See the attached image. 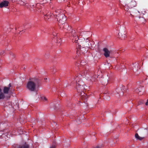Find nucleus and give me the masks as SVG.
<instances>
[{"label":"nucleus","instance_id":"obj_18","mask_svg":"<svg viewBox=\"0 0 148 148\" xmlns=\"http://www.w3.org/2000/svg\"><path fill=\"white\" fill-rule=\"evenodd\" d=\"M138 66L139 64H136L134 66L133 68V70L134 72L136 71L139 69V68L138 67Z\"/></svg>","mask_w":148,"mask_h":148},{"label":"nucleus","instance_id":"obj_27","mask_svg":"<svg viewBox=\"0 0 148 148\" xmlns=\"http://www.w3.org/2000/svg\"><path fill=\"white\" fill-rule=\"evenodd\" d=\"M42 99L43 100H45V101L47 100V99L45 97H43L42 98Z\"/></svg>","mask_w":148,"mask_h":148},{"label":"nucleus","instance_id":"obj_17","mask_svg":"<svg viewBox=\"0 0 148 148\" xmlns=\"http://www.w3.org/2000/svg\"><path fill=\"white\" fill-rule=\"evenodd\" d=\"M141 87H139L138 88H136L135 90V91L136 92L138 93L139 95H141L143 94L141 92Z\"/></svg>","mask_w":148,"mask_h":148},{"label":"nucleus","instance_id":"obj_23","mask_svg":"<svg viewBox=\"0 0 148 148\" xmlns=\"http://www.w3.org/2000/svg\"><path fill=\"white\" fill-rule=\"evenodd\" d=\"M55 12L56 13L55 14V16H56V15L57 14L58 15V14H62V13H61V11L59 10H55Z\"/></svg>","mask_w":148,"mask_h":148},{"label":"nucleus","instance_id":"obj_14","mask_svg":"<svg viewBox=\"0 0 148 148\" xmlns=\"http://www.w3.org/2000/svg\"><path fill=\"white\" fill-rule=\"evenodd\" d=\"M125 87L124 86L122 85L120 88H116V91L117 93V94H119V95L121 92L123 93Z\"/></svg>","mask_w":148,"mask_h":148},{"label":"nucleus","instance_id":"obj_13","mask_svg":"<svg viewBox=\"0 0 148 148\" xmlns=\"http://www.w3.org/2000/svg\"><path fill=\"white\" fill-rule=\"evenodd\" d=\"M126 32L125 30L123 31L122 32H119L118 34L119 36L121 38V39L123 40L125 39L126 36Z\"/></svg>","mask_w":148,"mask_h":148},{"label":"nucleus","instance_id":"obj_12","mask_svg":"<svg viewBox=\"0 0 148 148\" xmlns=\"http://www.w3.org/2000/svg\"><path fill=\"white\" fill-rule=\"evenodd\" d=\"M15 148H29V146L26 143L22 144L16 145L15 147Z\"/></svg>","mask_w":148,"mask_h":148},{"label":"nucleus","instance_id":"obj_9","mask_svg":"<svg viewBox=\"0 0 148 148\" xmlns=\"http://www.w3.org/2000/svg\"><path fill=\"white\" fill-rule=\"evenodd\" d=\"M86 49L87 48L81 46L78 47L77 51V53H79L81 54L84 53L87 51V49Z\"/></svg>","mask_w":148,"mask_h":148},{"label":"nucleus","instance_id":"obj_26","mask_svg":"<svg viewBox=\"0 0 148 148\" xmlns=\"http://www.w3.org/2000/svg\"><path fill=\"white\" fill-rule=\"evenodd\" d=\"M86 63V62H83V61H81V62H80V63H81V65H84L85 64V63Z\"/></svg>","mask_w":148,"mask_h":148},{"label":"nucleus","instance_id":"obj_29","mask_svg":"<svg viewBox=\"0 0 148 148\" xmlns=\"http://www.w3.org/2000/svg\"><path fill=\"white\" fill-rule=\"evenodd\" d=\"M56 146L55 145H52L51 147H50V148H55Z\"/></svg>","mask_w":148,"mask_h":148},{"label":"nucleus","instance_id":"obj_11","mask_svg":"<svg viewBox=\"0 0 148 148\" xmlns=\"http://www.w3.org/2000/svg\"><path fill=\"white\" fill-rule=\"evenodd\" d=\"M136 5V2L134 1H132L130 2L127 5H128V8H134Z\"/></svg>","mask_w":148,"mask_h":148},{"label":"nucleus","instance_id":"obj_15","mask_svg":"<svg viewBox=\"0 0 148 148\" xmlns=\"http://www.w3.org/2000/svg\"><path fill=\"white\" fill-rule=\"evenodd\" d=\"M9 2L7 1H4L0 3V8H2L8 6Z\"/></svg>","mask_w":148,"mask_h":148},{"label":"nucleus","instance_id":"obj_20","mask_svg":"<svg viewBox=\"0 0 148 148\" xmlns=\"http://www.w3.org/2000/svg\"><path fill=\"white\" fill-rule=\"evenodd\" d=\"M103 95V98L107 100H109L110 99V96L106 93H104Z\"/></svg>","mask_w":148,"mask_h":148},{"label":"nucleus","instance_id":"obj_7","mask_svg":"<svg viewBox=\"0 0 148 148\" xmlns=\"http://www.w3.org/2000/svg\"><path fill=\"white\" fill-rule=\"evenodd\" d=\"M72 32L73 33V36L71 38L73 40V41L75 43H77L78 45V47L81 46L82 45H83V43H80V42H82V40L79 39L77 34H76L75 31H74Z\"/></svg>","mask_w":148,"mask_h":148},{"label":"nucleus","instance_id":"obj_2","mask_svg":"<svg viewBox=\"0 0 148 148\" xmlns=\"http://www.w3.org/2000/svg\"><path fill=\"white\" fill-rule=\"evenodd\" d=\"M38 79L37 78H32L30 79L27 84V88L29 91H35L38 86Z\"/></svg>","mask_w":148,"mask_h":148},{"label":"nucleus","instance_id":"obj_16","mask_svg":"<svg viewBox=\"0 0 148 148\" xmlns=\"http://www.w3.org/2000/svg\"><path fill=\"white\" fill-rule=\"evenodd\" d=\"M87 74V71L86 70H84L82 72L81 75H79L78 76H77V77H79V79H81V80H82V77L83 76H86Z\"/></svg>","mask_w":148,"mask_h":148},{"label":"nucleus","instance_id":"obj_30","mask_svg":"<svg viewBox=\"0 0 148 148\" xmlns=\"http://www.w3.org/2000/svg\"><path fill=\"white\" fill-rule=\"evenodd\" d=\"M145 105H148V99L147 100V101L146 102Z\"/></svg>","mask_w":148,"mask_h":148},{"label":"nucleus","instance_id":"obj_31","mask_svg":"<svg viewBox=\"0 0 148 148\" xmlns=\"http://www.w3.org/2000/svg\"><path fill=\"white\" fill-rule=\"evenodd\" d=\"M94 148H101L100 147H99V146H97Z\"/></svg>","mask_w":148,"mask_h":148},{"label":"nucleus","instance_id":"obj_21","mask_svg":"<svg viewBox=\"0 0 148 148\" xmlns=\"http://www.w3.org/2000/svg\"><path fill=\"white\" fill-rule=\"evenodd\" d=\"M80 43H83V44L82 45L84 46V47H88L89 46V45L86 44V42L85 41L84 39L82 40V42H80Z\"/></svg>","mask_w":148,"mask_h":148},{"label":"nucleus","instance_id":"obj_33","mask_svg":"<svg viewBox=\"0 0 148 148\" xmlns=\"http://www.w3.org/2000/svg\"><path fill=\"white\" fill-rule=\"evenodd\" d=\"M64 87H66V86H65L64 85Z\"/></svg>","mask_w":148,"mask_h":148},{"label":"nucleus","instance_id":"obj_6","mask_svg":"<svg viewBox=\"0 0 148 148\" xmlns=\"http://www.w3.org/2000/svg\"><path fill=\"white\" fill-rule=\"evenodd\" d=\"M56 17L57 21L59 23L62 24L61 26H63V25L64 24L66 20V16L63 13H62L58 14V15L57 14Z\"/></svg>","mask_w":148,"mask_h":148},{"label":"nucleus","instance_id":"obj_24","mask_svg":"<svg viewBox=\"0 0 148 148\" xmlns=\"http://www.w3.org/2000/svg\"><path fill=\"white\" fill-rule=\"evenodd\" d=\"M96 76H95V77H91V78L90 79V80L92 82L95 81L96 80Z\"/></svg>","mask_w":148,"mask_h":148},{"label":"nucleus","instance_id":"obj_8","mask_svg":"<svg viewBox=\"0 0 148 148\" xmlns=\"http://www.w3.org/2000/svg\"><path fill=\"white\" fill-rule=\"evenodd\" d=\"M63 27L64 28V31L66 33H69V35L71 37V38L73 36V33L72 32L75 30H73L71 27L69 26L67 23L64 24L63 26L61 27Z\"/></svg>","mask_w":148,"mask_h":148},{"label":"nucleus","instance_id":"obj_19","mask_svg":"<svg viewBox=\"0 0 148 148\" xmlns=\"http://www.w3.org/2000/svg\"><path fill=\"white\" fill-rule=\"evenodd\" d=\"M135 137L137 139L139 140H141L144 138V137H140L137 133L135 134Z\"/></svg>","mask_w":148,"mask_h":148},{"label":"nucleus","instance_id":"obj_3","mask_svg":"<svg viewBox=\"0 0 148 148\" xmlns=\"http://www.w3.org/2000/svg\"><path fill=\"white\" fill-rule=\"evenodd\" d=\"M124 8L125 10L126 11V14L130 15L132 17L135 16L136 17H138L139 19L141 18V16L140 17L139 16V12L135 8H128V5H125Z\"/></svg>","mask_w":148,"mask_h":148},{"label":"nucleus","instance_id":"obj_22","mask_svg":"<svg viewBox=\"0 0 148 148\" xmlns=\"http://www.w3.org/2000/svg\"><path fill=\"white\" fill-rule=\"evenodd\" d=\"M52 35L54 36V37H56L57 35V33L56 32V30L54 29L52 31Z\"/></svg>","mask_w":148,"mask_h":148},{"label":"nucleus","instance_id":"obj_28","mask_svg":"<svg viewBox=\"0 0 148 148\" xmlns=\"http://www.w3.org/2000/svg\"><path fill=\"white\" fill-rule=\"evenodd\" d=\"M4 132V131H1L0 132V133L2 134H4V132Z\"/></svg>","mask_w":148,"mask_h":148},{"label":"nucleus","instance_id":"obj_1","mask_svg":"<svg viewBox=\"0 0 148 148\" xmlns=\"http://www.w3.org/2000/svg\"><path fill=\"white\" fill-rule=\"evenodd\" d=\"M75 80L76 82V89L78 92L79 93V95H81L82 99H86V94L85 93V92L88 87L84 85L81 79H79V77H76Z\"/></svg>","mask_w":148,"mask_h":148},{"label":"nucleus","instance_id":"obj_5","mask_svg":"<svg viewBox=\"0 0 148 148\" xmlns=\"http://www.w3.org/2000/svg\"><path fill=\"white\" fill-rule=\"evenodd\" d=\"M42 14L44 16V18L46 21H50L51 20L53 17V14H51L48 10L46 9L44 10Z\"/></svg>","mask_w":148,"mask_h":148},{"label":"nucleus","instance_id":"obj_4","mask_svg":"<svg viewBox=\"0 0 148 148\" xmlns=\"http://www.w3.org/2000/svg\"><path fill=\"white\" fill-rule=\"evenodd\" d=\"M11 86L12 85L10 83L8 85V86H4L3 89V92H1L2 90L0 88V99H3L5 98L8 99L10 97L9 96L6 95L8 94Z\"/></svg>","mask_w":148,"mask_h":148},{"label":"nucleus","instance_id":"obj_32","mask_svg":"<svg viewBox=\"0 0 148 148\" xmlns=\"http://www.w3.org/2000/svg\"><path fill=\"white\" fill-rule=\"evenodd\" d=\"M142 19H143V20H144V18H143V16L142 17Z\"/></svg>","mask_w":148,"mask_h":148},{"label":"nucleus","instance_id":"obj_25","mask_svg":"<svg viewBox=\"0 0 148 148\" xmlns=\"http://www.w3.org/2000/svg\"><path fill=\"white\" fill-rule=\"evenodd\" d=\"M57 42L59 44H60V45L61 43V40L60 39H58L57 40Z\"/></svg>","mask_w":148,"mask_h":148},{"label":"nucleus","instance_id":"obj_10","mask_svg":"<svg viewBox=\"0 0 148 148\" xmlns=\"http://www.w3.org/2000/svg\"><path fill=\"white\" fill-rule=\"evenodd\" d=\"M103 51L104 52V55L106 58H107L110 57L112 52L111 51L109 50L106 48H104L103 49Z\"/></svg>","mask_w":148,"mask_h":148}]
</instances>
